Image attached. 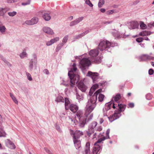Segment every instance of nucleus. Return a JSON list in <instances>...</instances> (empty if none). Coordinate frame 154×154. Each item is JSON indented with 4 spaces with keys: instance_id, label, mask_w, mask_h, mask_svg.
I'll return each instance as SVG.
<instances>
[{
    "instance_id": "obj_30",
    "label": "nucleus",
    "mask_w": 154,
    "mask_h": 154,
    "mask_svg": "<svg viewBox=\"0 0 154 154\" xmlns=\"http://www.w3.org/2000/svg\"><path fill=\"white\" fill-rule=\"evenodd\" d=\"M0 59L2 60L4 62L6 63L8 66H11V64L10 63L7 61L6 59L4 57L1 55H0Z\"/></svg>"
},
{
    "instance_id": "obj_53",
    "label": "nucleus",
    "mask_w": 154,
    "mask_h": 154,
    "mask_svg": "<svg viewBox=\"0 0 154 154\" xmlns=\"http://www.w3.org/2000/svg\"><path fill=\"white\" fill-rule=\"evenodd\" d=\"M97 131H100L102 130V128L101 126H97L96 128L95 129Z\"/></svg>"
},
{
    "instance_id": "obj_12",
    "label": "nucleus",
    "mask_w": 154,
    "mask_h": 154,
    "mask_svg": "<svg viewBox=\"0 0 154 154\" xmlns=\"http://www.w3.org/2000/svg\"><path fill=\"white\" fill-rule=\"evenodd\" d=\"M94 147L93 148V154H99L101 151V146L98 145L94 144Z\"/></svg>"
},
{
    "instance_id": "obj_17",
    "label": "nucleus",
    "mask_w": 154,
    "mask_h": 154,
    "mask_svg": "<svg viewBox=\"0 0 154 154\" xmlns=\"http://www.w3.org/2000/svg\"><path fill=\"white\" fill-rule=\"evenodd\" d=\"M83 154H91L90 150V143L87 142L86 144L85 147L84 151L82 152Z\"/></svg>"
},
{
    "instance_id": "obj_47",
    "label": "nucleus",
    "mask_w": 154,
    "mask_h": 154,
    "mask_svg": "<svg viewBox=\"0 0 154 154\" xmlns=\"http://www.w3.org/2000/svg\"><path fill=\"white\" fill-rule=\"evenodd\" d=\"M32 20H27L25 22V23L28 25H33L32 23Z\"/></svg>"
},
{
    "instance_id": "obj_18",
    "label": "nucleus",
    "mask_w": 154,
    "mask_h": 154,
    "mask_svg": "<svg viewBox=\"0 0 154 154\" xmlns=\"http://www.w3.org/2000/svg\"><path fill=\"white\" fill-rule=\"evenodd\" d=\"M69 109L73 113H77V112L78 111V107L76 105L73 104H69ZM76 116L75 114V116Z\"/></svg>"
},
{
    "instance_id": "obj_37",
    "label": "nucleus",
    "mask_w": 154,
    "mask_h": 154,
    "mask_svg": "<svg viewBox=\"0 0 154 154\" xmlns=\"http://www.w3.org/2000/svg\"><path fill=\"white\" fill-rule=\"evenodd\" d=\"M106 139L105 137H103L102 138H100L98 140L95 142L94 144H96V145H97L98 143H101L103 141H104Z\"/></svg>"
},
{
    "instance_id": "obj_61",
    "label": "nucleus",
    "mask_w": 154,
    "mask_h": 154,
    "mask_svg": "<svg viewBox=\"0 0 154 154\" xmlns=\"http://www.w3.org/2000/svg\"><path fill=\"white\" fill-rule=\"evenodd\" d=\"M100 11L102 13H104L105 11L106 10L104 8H102L100 9Z\"/></svg>"
},
{
    "instance_id": "obj_28",
    "label": "nucleus",
    "mask_w": 154,
    "mask_h": 154,
    "mask_svg": "<svg viewBox=\"0 0 154 154\" xmlns=\"http://www.w3.org/2000/svg\"><path fill=\"white\" fill-rule=\"evenodd\" d=\"M150 34L151 32H150L146 31L141 32L139 34L140 35L143 36L149 35Z\"/></svg>"
},
{
    "instance_id": "obj_41",
    "label": "nucleus",
    "mask_w": 154,
    "mask_h": 154,
    "mask_svg": "<svg viewBox=\"0 0 154 154\" xmlns=\"http://www.w3.org/2000/svg\"><path fill=\"white\" fill-rule=\"evenodd\" d=\"M104 0H100L98 4V7L99 8L101 7L102 5L104 4Z\"/></svg>"
},
{
    "instance_id": "obj_8",
    "label": "nucleus",
    "mask_w": 154,
    "mask_h": 154,
    "mask_svg": "<svg viewBox=\"0 0 154 154\" xmlns=\"http://www.w3.org/2000/svg\"><path fill=\"white\" fill-rule=\"evenodd\" d=\"M97 122L95 121L93 122L90 124L88 131H87V134L88 135L90 136L91 134L94 132V128L97 126Z\"/></svg>"
},
{
    "instance_id": "obj_38",
    "label": "nucleus",
    "mask_w": 154,
    "mask_h": 154,
    "mask_svg": "<svg viewBox=\"0 0 154 154\" xmlns=\"http://www.w3.org/2000/svg\"><path fill=\"white\" fill-rule=\"evenodd\" d=\"M76 99H78L79 101H80L83 99V97L82 95H79L77 93H76Z\"/></svg>"
},
{
    "instance_id": "obj_60",
    "label": "nucleus",
    "mask_w": 154,
    "mask_h": 154,
    "mask_svg": "<svg viewBox=\"0 0 154 154\" xmlns=\"http://www.w3.org/2000/svg\"><path fill=\"white\" fill-rule=\"evenodd\" d=\"M103 121L104 120L102 118H100V119L99 122L100 124L102 123L103 122Z\"/></svg>"
},
{
    "instance_id": "obj_63",
    "label": "nucleus",
    "mask_w": 154,
    "mask_h": 154,
    "mask_svg": "<svg viewBox=\"0 0 154 154\" xmlns=\"http://www.w3.org/2000/svg\"><path fill=\"white\" fill-rule=\"evenodd\" d=\"M140 2V1L139 0H136V1H135L134 2V4H137V3H139Z\"/></svg>"
},
{
    "instance_id": "obj_42",
    "label": "nucleus",
    "mask_w": 154,
    "mask_h": 154,
    "mask_svg": "<svg viewBox=\"0 0 154 154\" xmlns=\"http://www.w3.org/2000/svg\"><path fill=\"white\" fill-rule=\"evenodd\" d=\"M85 4L89 5L91 7H92L93 5L91 2L90 0H86L85 1Z\"/></svg>"
},
{
    "instance_id": "obj_1",
    "label": "nucleus",
    "mask_w": 154,
    "mask_h": 154,
    "mask_svg": "<svg viewBox=\"0 0 154 154\" xmlns=\"http://www.w3.org/2000/svg\"><path fill=\"white\" fill-rule=\"evenodd\" d=\"M98 84L94 85L90 89L89 95L91 96L87 102L85 108V112L84 114L82 111L79 110L76 114L75 117V119H78L79 125L81 128H83L85 125L92 119L93 114L91 112L94 109L96 106L97 100V94L95 93L91 96L95 90L99 88Z\"/></svg>"
},
{
    "instance_id": "obj_20",
    "label": "nucleus",
    "mask_w": 154,
    "mask_h": 154,
    "mask_svg": "<svg viewBox=\"0 0 154 154\" xmlns=\"http://www.w3.org/2000/svg\"><path fill=\"white\" fill-rule=\"evenodd\" d=\"M141 58L142 60H153L154 57L146 54H143L141 56Z\"/></svg>"
},
{
    "instance_id": "obj_13",
    "label": "nucleus",
    "mask_w": 154,
    "mask_h": 154,
    "mask_svg": "<svg viewBox=\"0 0 154 154\" xmlns=\"http://www.w3.org/2000/svg\"><path fill=\"white\" fill-rule=\"evenodd\" d=\"M43 31L45 33L49 35H52L54 34L53 30L50 28L44 26L42 28Z\"/></svg>"
},
{
    "instance_id": "obj_50",
    "label": "nucleus",
    "mask_w": 154,
    "mask_h": 154,
    "mask_svg": "<svg viewBox=\"0 0 154 154\" xmlns=\"http://www.w3.org/2000/svg\"><path fill=\"white\" fill-rule=\"evenodd\" d=\"M55 127H56V129L59 131V132H62V131L60 129V126L57 125V124H56L55 125Z\"/></svg>"
},
{
    "instance_id": "obj_15",
    "label": "nucleus",
    "mask_w": 154,
    "mask_h": 154,
    "mask_svg": "<svg viewBox=\"0 0 154 154\" xmlns=\"http://www.w3.org/2000/svg\"><path fill=\"white\" fill-rule=\"evenodd\" d=\"M78 86L79 88L82 92H85L87 89V87L82 81L78 83Z\"/></svg>"
},
{
    "instance_id": "obj_33",
    "label": "nucleus",
    "mask_w": 154,
    "mask_h": 154,
    "mask_svg": "<svg viewBox=\"0 0 154 154\" xmlns=\"http://www.w3.org/2000/svg\"><path fill=\"white\" fill-rule=\"evenodd\" d=\"M10 95L14 102L16 104H17L18 103V101L13 94L11 93H10Z\"/></svg>"
},
{
    "instance_id": "obj_24",
    "label": "nucleus",
    "mask_w": 154,
    "mask_h": 154,
    "mask_svg": "<svg viewBox=\"0 0 154 154\" xmlns=\"http://www.w3.org/2000/svg\"><path fill=\"white\" fill-rule=\"evenodd\" d=\"M64 100L65 105V108L66 110L69 109L70 103V102L68 98H65Z\"/></svg>"
},
{
    "instance_id": "obj_51",
    "label": "nucleus",
    "mask_w": 154,
    "mask_h": 154,
    "mask_svg": "<svg viewBox=\"0 0 154 154\" xmlns=\"http://www.w3.org/2000/svg\"><path fill=\"white\" fill-rule=\"evenodd\" d=\"M69 122H71L72 123L74 124L75 123V120L69 117Z\"/></svg>"
},
{
    "instance_id": "obj_19",
    "label": "nucleus",
    "mask_w": 154,
    "mask_h": 154,
    "mask_svg": "<svg viewBox=\"0 0 154 154\" xmlns=\"http://www.w3.org/2000/svg\"><path fill=\"white\" fill-rule=\"evenodd\" d=\"M6 144L8 147L11 149H14L15 147L14 144L8 140L6 141Z\"/></svg>"
},
{
    "instance_id": "obj_40",
    "label": "nucleus",
    "mask_w": 154,
    "mask_h": 154,
    "mask_svg": "<svg viewBox=\"0 0 154 154\" xmlns=\"http://www.w3.org/2000/svg\"><path fill=\"white\" fill-rule=\"evenodd\" d=\"M68 38L69 36L68 35H66L65 36L63 39L62 43H63L64 45V44L66 43L67 42Z\"/></svg>"
},
{
    "instance_id": "obj_14",
    "label": "nucleus",
    "mask_w": 154,
    "mask_h": 154,
    "mask_svg": "<svg viewBox=\"0 0 154 154\" xmlns=\"http://www.w3.org/2000/svg\"><path fill=\"white\" fill-rule=\"evenodd\" d=\"M102 89H99L98 90L96 91L94 94V95L96 93H97V97L98 95V101L101 102H102L103 100V99L104 97V95L100 93H101L102 92Z\"/></svg>"
},
{
    "instance_id": "obj_3",
    "label": "nucleus",
    "mask_w": 154,
    "mask_h": 154,
    "mask_svg": "<svg viewBox=\"0 0 154 154\" xmlns=\"http://www.w3.org/2000/svg\"><path fill=\"white\" fill-rule=\"evenodd\" d=\"M77 70L76 64L74 63L72 66L70 70L68 73L69 77L68 78H60V85L61 86L69 87L70 89L74 86L75 83H77L79 80V76L78 75H75L74 72Z\"/></svg>"
},
{
    "instance_id": "obj_35",
    "label": "nucleus",
    "mask_w": 154,
    "mask_h": 154,
    "mask_svg": "<svg viewBox=\"0 0 154 154\" xmlns=\"http://www.w3.org/2000/svg\"><path fill=\"white\" fill-rule=\"evenodd\" d=\"M31 20L33 25L36 24L38 22V18L36 17H33Z\"/></svg>"
},
{
    "instance_id": "obj_25",
    "label": "nucleus",
    "mask_w": 154,
    "mask_h": 154,
    "mask_svg": "<svg viewBox=\"0 0 154 154\" xmlns=\"http://www.w3.org/2000/svg\"><path fill=\"white\" fill-rule=\"evenodd\" d=\"M6 28L5 26L2 23L0 24V32L4 34L6 31Z\"/></svg>"
},
{
    "instance_id": "obj_26",
    "label": "nucleus",
    "mask_w": 154,
    "mask_h": 154,
    "mask_svg": "<svg viewBox=\"0 0 154 154\" xmlns=\"http://www.w3.org/2000/svg\"><path fill=\"white\" fill-rule=\"evenodd\" d=\"M55 101L57 102H64V100L63 98L60 96H57L55 99Z\"/></svg>"
},
{
    "instance_id": "obj_55",
    "label": "nucleus",
    "mask_w": 154,
    "mask_h": 154,
    "mask_svg": "<svg viewBox=\"0 0 154 154\" xmlns=\"http://www.w3.org/2000/svg\"><path fill=\"white\" fill-rule=\"evenodd\" d=\"M32 57H33L34 59V60L36 61H37V56L36 54H32Z\"/></svg>"
},
{
    "instance_id": "obj_32",
    "label": "nucleus",
    "mask_w": 154,
    "mask_h": 154,
    "mask_svg": "<svg viewBox=\"0 0 154 154\" xmlns=\"http://www.w3.org/2000/svg\"><path fill=\"white\" fill-rule=\"evenodd\" d=\"M6 135V134L5 131L3 130L2 128H0V137H5Z\"/></svg>"
},
{
    "instance_id": "obj_16",
    "label": "nucleus",
    "mask_w": 154,
    "mask_h": 154,
    "mask_svg": "<svg viewBox=\"0 0 154 154\" xmlns=\"http://www.w3.org/2000/svg\"><path fill=\"white\" fill-rule=\"evenodd\" d=\"M60 39L59 37H56L51 39L50 41H47L46 42V45L47 46H50L54 43L58 41Z\"/></svg>"
},
{
    "instance_id": "obj_21",
    "label": "nucleus",
    "mask_w": 154,
    "mask_h": 154,
    "mask_svg": "<svg viewBox=\"0 0 154 154\" xmlns=\"http://www.w3.org/2000/svg\"><path fill=\"white\" fill-rule=\"evenodd\" d=\"M9 9L7 7H5V8L0 7V16H4L6 12L9 11Z\"/></svg>"
},
{
    "instance_id": "obj_58",
    "label": "nucleus",
    "mask_w": 154,
    "mask_h": 154,
    "mask_svg": "<svg viewBox=\"0 0 154 154\" xmlns=\"http://www.w3.org/2000/svg\"><path fill=\"white\" fill-rule=\"evenodd\" d=\"M151 96V94H147L146 95V98L148 100H149L150 99L151 97H150V98H148V97H150Z\"/></svg>"
},
{
    "instance_id": "obj_62",
    "label": "nucleus",
    "mask_w": 154,
    "mask_h": 154,
    "mask_svg": "<svg viewBox=\"0 0 154 154\" xmlns=\"http://www.w3.org/2000/svg\"><path fill=\"white\" fill-rule=\"evenodd\" d=\"M143 38V40L144 39V40H147V41L149 40L148 38L147 37H145Z\"/></svg>"
},
{
    "instance_id": "obj_11",
    "label": "nucleus",
    "mask_w": 154,
    "mask_h": 154,
    "mask_svg": "<svg viewBox=\"0 0 154 154\" xmlns=\"http://www.w3.org/2000/svg\"><path fill=\"white\" fill-rule=\"evenodd\" d=\"M29 69L32 71L34 69L36 70L37 69V62L35 61L33 59H31L29 64Z\"/></svg>"
},
{
    "instance_id": "obj_57",
    "label": "nucleus",
    "mask_w": 154,
    "mask_h": 154,
    "mask_svg": "<svg viewBox=\"0 0 154 154\" xmlns=\"http://www.w3.org/2000/svg\"><path fill=\"white\" fill-rule=\"evenodd\" d=\"M153 70L152 69H150L149 70V74L150 75L153 74Z\"/></svg>"
},
{
    "instance_id": "obj_34",
    "label": "nucleus",
    "mask_w": 154,
    "mask_h": 154,
    "mask_svg": "<svg viewBox=\"0 0 154 154\" xmlns=\"http://www.w3.org/2000/svg\"><path fill=\"white\" fill-rule=\"evenodd\" d=\"M63 43H60L57 46L56 48V52H58L61 49L62 47L63 46Z\"/></svg>"
},
{
    "instance_id": "obj_49",
    "label": "nucleus",
    "mask_w": 154,
    "mask_h": 154,
    "mask_svg": "<svg viewBox=\"0 0 154 154\" xmlns=\"http://www.w3.org/2000/svg\"><path fill=\"white\" fill-rule=\"evenodd\" d=\"M84 17H79L76 19V20L77 21L78 24L83 19Z\"/></svg>"
},
{
    "instance_id": "obj_2",
    "label": "nucleus",
    "mask_w": 154,
    "mask_h": 154,
    "mask_svg": "<svg viewBox=\"0 0 154 154\" xmlns=\"http://www.w3.org/2000/svg\"><path fill=\"white\" fill-rule=\"evenodd\" d=\"M125 108L124 104L118 103L115 104L112 102H109L105 104L103 109V115L107 116L109 121L112 122L121 116V112L124 111Z\"/></svg>"
},
{
    "instance_id": "obj_45",
    "label": "nucleus",
    "mask_w": 154,
    "mask_h": 154,
    "mask_svg": "<svg viewBox=\"0 0 154 154\" xmlns=\"http://www.w3.org/2000/svg\"><path fill=\"white\" fill-rule=\"evenodd\" d=\"M30 2V0H28L27 1L24 2H22L21 3V5L23 6H25L26 5H29Z\"/></svg>"
},
{
    "instance_id": "obj_43",
    "label": "nucleus",
    "mask_w": 154,
    "mask_h": 154,
    "mask_svg": "<svg viewBox=\"0 0 154 154\" xmlns=\"http://www.w3.org/2000/svg\"><path fill=\"white\" fill-rule=\"evenodd\" d=\"M26 74L28 80L30 81H32V79L30 74L28 72H26Z\"/></svg>"
},
{
    "instance_id": "obj_6",
    "label": "nucleus",
    "mask_w": 154,
    "mask_h": 154,
    "mask_svg": "<svg viewBox=\"0 0 154 154\" xmlns=\"http://www.w3.org/2000/svg\"><path fill=\"white\" fill-rule=\"evenodd\" d=\"M91 57V61L92 62L96 63H99L101 62L102 57V56H99L98 50L96 49L91 50L89 52Z\"/></svg>"
},
{
    "instance_id": "obj_46",
    "label": "nucleus",
    "mask_w": 154,
    "mask_h": 154,
    "mask_svg": "<svg viewBox=\"0 0 154 154\" xmlns=\"http://www.w3.org/2000/svg\"><path fill=\"white\" fill-rule=\"evenodd\" d=\"M78 23L77 22V21L76 20H74L72 21L70 23V26H72L77 24Z\"/></svg>"
},
{
    "instance_id": "obj_44",
    "label": "nucleus",
    "mask_w": 154,
    "mask_h": 154,
    "mask_svg": "<svg viewBox=\"0 0 154 154\" xmlns=\"http://www.w3.org/2000/svg\"><path fill=\"white\" fill-rule=\"evenodd\" d=\"M17 14V12L16 11H13L12 12H9L8 13V14L10 16L13 17Z\"/></svg>"
},
{
    "instance_id": "obj_39",
    "label": "nucleus",
    "mask_w": 154,
    "mask_h": 154,
    "mask_svg": "<svg viewBox=\"0 0 154 154\" xmlns=\"http://www.w3.org/2000/svg\"><path fill=\"white\" fill-rule=\"evenodd\" d=\"M140 28L142 29H146L147 27L146 25L143 22H140Z\"/></svg>"
},
{
    "instance_id": "obj_23",
    "label": "nucleus",
    "mask_w": 154,
    "mask_h": 154,
    "mask_svg": "<svg viewBox=\"0 0 154 154\" xmlns=\"http://www.w3.org/2000/svg\"><path fill=\"white\" fill-rule=\"evenodd\" d=\"M43 17L46 21H48L51 18L50 15L48 13H45L43 14Z\"/></svg>"
},
{
    "instance_id": "obj_59",
    "label": "nucleus",
    "mask_w": 154,
    "mask_h": 154,
    "mask_svg": "<svg viewBox=\"0 0 154 154\" xmlns=\"http://www.w3.org/2000/svg\"><path fill=\"white\" fill-rule=\"evenodd\" d=\"M45 149L47 152L49 154L51 153V152L48 149L45 148Z\"/></svg>"
},
{
    "instance_id": "obj_29",
    "label": "nucleus",
    "mask_w": 154,
    "mask_h": 154,
    "mask_svg": "<svg viewBox=\"0 0 154 154\" xmlns=\"http://www.w3.org/2000/svg\"><path fill=\"white\" fill-rule=\"evenodd\" d=\"M121 98L120 94H117L115 96L113 97V99H114V100L116 102L120 99Z\"/></svg>"
},
{
    "instance_id": "obj_54",
    "label": "nucleus",
    "mask_w": 154,
    "mask_h": 154,
    "mask_svg": "<svg viewBox=\"0 0 154 154\" xmlns=\"http://www.w3.org/2000/svg\"><path fill=\"white\" fill-rule=\"evenodd\" d=\"M43 72L45 74L47 75H48L49 74V72L48 69H45L44 70Z\"/></svg>"
},
{
    "instance_id": "obj_5",
    "label": "nucleus",
    "mask_w": 154,
    "mask_h": 154,
    "mask_svg": "<svg viewBox=\"0 0 154 154\" xmlns=\"http://www.w3.org/2000/svg\"><path fill=\"white\" fill-rule=\"evenodd\" d=\"M76 59H79V66L82 70H85L91 65L92 61L88 57H85V55H82L81 56H76Z\"/></svg>"
},
{
    "instance_id": "obj_56",
    "label": "nucleus",
    "mask_w": 154,
    "mask_h": 154,
    "mask_svg": "<svg viewBox=\"0 0 154 154\" xmlns=\"http://www.w3.org/2000/svg\"><path fill=\"white\" fill-rule=\"evenodd\" d=\"M134 106V104L133 103H130L128 104V108H133Z\"/></svg>"
},
{
    "instance_id": "obj_31",
    "label": "nucleus",
    "mask_w": 154,
    "mask_h": 154,
    "mask_svg": "<svg viewBox=\"0 0 154 154\" xmlns=\"http://www.w3.org/2000/svg\"><path fill=\"white\" fill-rule=\"evenodd\" d=\"M113 34L114 36L117 38H118L120 36L119 32L115 30H114L113 32Z\"/></svg>"
},
{
    "instance_id": "obj_4",
    "label": "nucleus",
    "mask_w": 154,
    "mask_h": 154,
    "mask_svg": "<svg viewBox=\"0 0 154 154\" xmlns=\"http://www.w3.org/2000/svg\"><path fill=\"white\" fill-rule=\"evenodd\" d=\"M69 133L72 137L74 144L76 149H79L81 147V141L79 138L81 136L83 135V133L80 130L74 131L70 129Z\"/></svg>"
},
{
    "instance_id": "obj_52",
    "label": "nucleus",
    "mask_w": 154,
    "mask_h": 154,
    "mask_svg": "<svg viewBox=\"0 0 154 154\" xmlns=\"http://www.w3.org/2000/svg\"><path fill=\"white\" fill-rule=\"evenodd\" d=\"M143 40V38L140 37L137 38L136 39V41L138 42H140Z\"/></svg>"
},
{
    "instance_id": "obj_10",
    "label": "nucleus",
    "mask_w": 154,
    "mask_h": 154,
    "mask_svg": "<svg viewBox=\"0 0 154 154\" xmlns=\"http://www.w3.org/2000/svg\"><path fill=\"white\" fill-rule=\"evenodd\" d=\"M99 75L98 73L91 71H89L86 75L87 76L90 77L92 79L93 82H95L98 79Z\"/></svg>"
},
{
    "instance_id": "obj_22",
    "label": "nucleus",
    "mask_w": 154,
    "mask_h": 154,
    "mask_svg": "<svg viewBox=\"0 0 154 154\" xmlns=\"http://www.w3.org/2000/svg\"><path fill=\"white\" fill-rule=\"evenodd\" d=\"M19 56L21 59H24L27 57L28 54L26 52L25 49H24L22 52L20 54Z\"/></svg>"
},
{
    "instance_id": "obj_27",
    "label": "nucleus",
    "mask_w": 154,
    "mask_h": 154,
    "mask_svg": "<svg viewBox=\"0 0 154 154\" xmlns=\"http://www.w3.org/2000/svg\"><path fill=\"white\" fill-rule=\"evenodd\" d=\"M89 32V31L88 30H87L85 31V32H83V33L80 34L76 36L75 37V38L76 39H78L79 38L82 37L83 36L86 34H87Z\"/></svg>"
},
{
    "instance_id": "obj_64",
    "label": "nucleus",
    "mask_w": 154,
    "mask_h": 154,
    "mask_svg": "<svg viewBox=\"0 0 154 154\" xmlns=\"http://www.w3.org/2000/svg\"><path fill=\"white\" fill-rule=\"evenodd\" d=\"M69 20H71L73 19V17L72 16H71L69 18Z\"/></svg>"
},
{
    "instance_id": "obj_36",
    "label": "nucleus",
    "mask_w": 154,
    "mask_h": 154,
    "mask_svg": "<svg viewBox=\"0 0 154 154\" xmlns=\"http://www.w3.org/2000/svg\"><path fill=\"white\" fill-rule=\"evenodd\" d=\"M118 12L114 10H110L106 11V14L107 15H110L113 14V13H117Z\"/></svg>"
},
{
    "instance_id": "obj_7",
    "label": "nucleus",
    "mask_w": 154,
    "mask_h": 154,
    "mask_svg": "<svg viewBox=\"0 0 154 154\" xmlns=\"http://www.w3.org/2000/svg\"><path fill=\"white\" fill-rule=\"evenodd\" d=\"M116 43H111L109 41L103 40L100 42L99 43L98 48L101 51L104 50H107L108 48L111 47H113L117 46Z\"/></svg>"
},
{
    "instance_id": "obj_48",
    "label": "nucleus",
    "mask_w": 154,
    "mask_h": 154,
    "mask_svg": "<svg viewBox=\"0 0 154 154\" xmlns=\"http://www.w3.org/2000/svg\"><path fill=\"white\" fill-rule=\"evenodd\" d=\"M109 132H110V129H108L106 131V137H105L106 139H109Z\"/></svg>"
},
{
    "instance_id": "obj_9",
    "label": "nucleus",
    "mask_w": 154,
    "mask_h": 154,
    "mask_svg": "<svg viewBox=\"0 0 154 154\" xmlns=\"http://www.w3.org/2000/svg\"><path fill=\"white\" fill-rule=\"evenodd\" d=\"M127 26L130 29H137L138 28L139 24L136 21H133L127 23Z\"/></svg>"
}]
</instances>
